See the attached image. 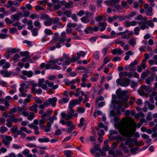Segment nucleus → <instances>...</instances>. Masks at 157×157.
<instances>
[{
  "label": "nucleus",
  "mask_w": 157,
  "mask_h": 157,
  "mask_svg": "<svg viewBox=\"0 0 157 157\" xmlns=\"http://www.w3.org/2000/svg\"><path fill=\"white\" fill-rule=\"evenodd\" d=\"M21 13L20 12L12 15V19L13 22L15 21H18L20 20V17H21Z\"/></svg>",
  "instance_id": "17"
},
{
  "label": "nucleus",
  "mask_w": 157,
  "mask_h": 157,
  "mask_svg": "<svg viewBox=\"0 0 157 157\" xmlns=\"http://www.w3.org/2000/svg\"><path fill=\"white\" fill-rule=\"evenodd\" d=\"M19 51L20 50L17 48H9L7 49V52L10 53H15Z\"/></svg>",
  "instance_id": "30"
},
{
  "label": "nucleus",
  "mask_w": 157,
  "mask_h": 157,
  "mask_svg": "<svg viewBox=\"0 0 157 157\" xmlns=\"http://www.w3.org/2000/svg\"><path fill=\"white\" fill-rule=\"evenodd\" d=\"M8 130V128L5 126H2L0 128V132L1 134H3L7 132Z\"/></svg>",
  "instance_id": "44"
},
{
  "label": "nucleus",
  "mask_w": 157,
  "mask_h": 157,
  "mask_svg": "<svg viewBox=\"0 0 157 157\" xmlns=\"http://www.w3.org/2000/svg\"><path fill=\"white\" fill-rule=\"evenodd\" d=\"M66 37H60L58 39V42L60 43H63L66 40Z\"/></svg>",
  "instance_id": "61"
},
{
  "label": "nucleus",
  "mask_w": 157,
  "mask_h": 157,
  "mask_svg": "<svg viewBox=\"0 0 157 157\" xmlns=\"http://www.w3.org/2000/svg\"><path fill=\"white\" fill-rule=\"evenodd\" d=\"M17 111L19 113L26 117L28 115V112L26 111L25 107H19L17 108Z\"/></svg>",
  "instance_id": "13"
},
{
  "label": "nucleus",
  "mask_w": 157,
  "mask_h": 157,
  "mask_svg": "<svg viewBox=\"0 0 157 157\" xmlns=\"http://www.w3.org/2000/svg\"><path fill=\"white\" fill-rule=\"evenodd\" d=\"M116 94L119 97L123 98L126 95V91H122L121 88H119L116 92Z\"/></svg>",
  "instance_id": "14"
},
{
  "label": "nucleus",
  "mask_w": 157,
  "mask_h": 157,
  "mask_svg": "<svg viewBox=\"0 0 157 157\" xmlns=\"http://www.w3.org/2000/svg\"><path fill=\"white\" fill-rule=\"evenodd\" d=\"M90 152L95 157H100L101 156H103L105 154V153L102 151L100 148V145L96 144H95L94 147L91 149Z\"/></svg>",
  "instance_id": "4"
},
{
  "label": "nucleus",
  "mask_w": 157,
  "mask_h": 157,
  "mask_svg": "<svg viewBox=\"0 0 157 157\" xmlns=\"http://www.w3.org/2000/svg\"><path fill=\"white\" fill-rule=\"evenodd\" d=\"M78 59H80L81 57H84L86 54L85 52L83 51H80L79 52H78L76 53Z\"/></svg>",
  "instance_id": "35"
},
{
  "label": "nucleus",
  "mask_w": 157,
  "mask_h": 157,
  "mask_svg": "<svg viewBox=\"0 0 157 157\" xmlns=\"http://www.w3.org/2000/svg\"><path fill=\"white\" fill-rule=\"evenodd\" d=\"M123 80L120 83L121 86L126 87L128 86L130 83V80L127 78H124Z\"/></svg>",
  "instance_id": "12"
},
{
  "label": "nucleus",
  "mask_w": 157,
  "mask_h": 157,
  "mask_svg": "<svg viewBox=\"0 0 157 157\" xmlns=\"http://www.w3.org/2000/svg\"><path fill=\"white\" fill-rule=\"evenodd\" d=\"M69 100V99L68 98H63L60 99L59 101V102L60 104H63L67 103Z\"/></svg>",
  "instance_id": "37"
},
{
  "label": "nucleus",
  "mask_w": 157,
  "mask_h": 157,
  "mask_svg": "<svg viewBox=\"0 0 157 157\" xmlns=\"http://www.w3.org/2000/svg\"><path fill=\"white\" fill-rule=\"evenodd\" d=\"M52 3L53 5V9L55 10L59 9L61 6L62 4H64L65 1L60 2L59 0H52Z\"/></svg>",
  "instance_id": "7"
},
{
  "label": "nucleus",
  "mask_w": 157,
  "mask_h": 157,
  "mask_svg": "<svg viewBox=\"0 0 157 157\" xmlns=\"http://www.w3.org/2000/svg\"><path fill=\"white\" fill-rule=\"evenodd\" d=\"M137 24V22L135 21H126L125 22V26L126 27H128L130 26H135Z\"/></svg>",
  "instance_id": "21"
},
{
  "label": "nucleus",
  "mask_w": 157,
  "mask_h": 157,
  "mask_svg": "<svg viewBox=\"0 0 157 157\" xmlns=\"http://www.w3.org/2000/svg\"><path fill=\"white\" fill-rule=\"evenodd\" d=\"M122 106H123V105L122 103H120L118 104L116 113L113 110H112L110 112V117H113V118L115 122H117L120 119V118L118 115L121 114L119 110Z\"/></svg>",
  "instance_id": "5"
},
{
  "label": "nucleus",
  "mask_w": 157,
  "mask_h": 157,
  "mask_svg": "<svg viewBox=\"0 0 157 157\" xmlns=\"http://www.w3.org/2000/svg\"><path fill=\"white\" fill-rule=\"evenodd\" d=\"M34 25L37 27L38 28L40 29L41 28V25L40 22L38 21H35L34 23Z\"/></svg>",
  "instance_id": "56"
},
{
  "label": "nucleus",
  "mask_w": 157,
  "mask_h": 157,
  "mask_svg": "<svg viewBox=\"0 0 157 157\" xmlns=\"http://www.w3.org/2000/svg\"><path fill=\"white\" fill-rule=\"evenodd\" d=\"M47 21L44 22V24L46 26H49L52 24V21L51 18L50 17L49 18V19L47 20Z\"/></svg>",
  "instance_id": "50"
},
{
  "label": "nucleus",
  "mask_w": 157,
  "mask_h": 157,
  "mask_svg": "<svg viewBox=\"0 0 157 157\" xmlns=\"http://www.w3.org/2000/svg\"><path fill=\"white\" fill-rule=\"evenodd\" d=\"M147 23L148 26H149L151 28H153L154 26V24L152 21L147 20Z\"/></svg>",
  "instance_id": "62"
},
{
  "label": "nucleus",
  "mask_w": 157,
  "mask_h": 157,
  "mask_svg": "<svg viewBox=\"0 0 157 157\" xmlns=\"http://www.w3.org/2000/svg\"><path fill=\"white\" fill-rule=\"evenodd\" d=\"M62 58L63 59L65 64L67 65H69L71 62H73L79 59H78L77 56L75 58L72 57L70 58L69 55L66 54L63 55Z\"/></svg>",
  "instance_id": "6"
},
{
  "label": "nucleus",
  "mask_w": 157,
  "mask_h": 157,
  "mask_svg": "<svg viewBox=\"0 0 157 157\" xmlns=\"http://www.w3.org/2000/svg\"><path fill=\"white\" fill-rule=\"evenodd\" d=\"M85 109L84 107H78L77 109V112L79 113H83L85 112Z\"/></svg>",
  "instance_id": "47"
},
{
  "label": "nucleus",
  "mask_w": 157,
  "mask_h": 157,
  "mask_svg": "<svg viewBox=\"0 0 157 157\" xmlns=\"http://www.w3.org/2000/svg\"><path fill=\"white\" fill-rule=\"evenodd\" d=\"M98 78L99 75L98 74H97L94 77H91L90 80L93 82H96Z\"/></svg>",
  "instance_id": "53"
},
{
  "label": "nucleus",
  "mask_w": 157,
  "mask_h": 157,
  "mask_svg": "<svg viewBox=\"0 0 157 157\" xmlns=\"http://www.w3.org/2000/svg\"><path fill=\"white\" fill-rule=\"evenodd\" d=\"M53 82H50L48 80L45 81L44 78H40L39 79L38 84L35 83H33L32 85L31 90L33 93H36L37 90L36 87L38 86L41 87L43 89L47 90L48 87L51 88L53 90H56L58 87V85L56 84L54 85Z\"/></svg>",
  "instance_id": "2"
},
{
  "label": "nucleus",
  "mask_w": 157,
  "mask_h": 157,
  "mask_svg": "<svg viewBox=\"0 0 157 157\" xmlns=\"http://www.w3.org/2000/svg\"><path fill=\"white\" fill-rule=\"evenodd\" d=\"M71 13L72 12L71 10L65 11L63 12V14L66 15L68 17H71Z\"/></svg>",
  "instance_id": "41"
},
{
  "label": "nucleus",
  "mask_w": 157,
  "mask_h": 157,
  "mask_svg": "<svg viewBox=\"0 0 157 157\" xmlns=\"http://www.w3.org/2000/svg\"><path fill=\"white\" fill-rule=\"evenodd\" d=\"M84 31L86 34H90L93 33L92 27H88L85 29Z\"/></svg>",
  "instance_id": "36"
},
{
  "label": "nucleus",
  "mask_w": 157,
  "mask_h": 157,
  "mask_svg": "<svg viewBox=\"0 0 157 157\" xmlns=\"http://www.w3.org/2000/svg\"><path fill=\"white\" fill-rule=\"evenodd\" d=\"M57 101V98L56 97H53L52 98H48L46 101V105H51L53 107H55L56 105V102Z\"/></svg>",
  "instance_id": "9"
},
{
  "label": "nucleus",
  "mask_w": 157,
  "mask_h": 157,
  "mask_svg": "<svg viewBox=\"0 0 157 157\" xmlns=\"http://www.w3.org/2000/svg\"><path fill=\"white\" fill-rule=\"evenodd\" d=\"M38 29L36 28H33V29H32V34L33 36H36L38 34Z\"/></svg>",
  "instance_id": "38"
},
{
  "label": "nucleus",
  "mask_w": 157,
  "mask_h": 157,
  "mask_svg": "<svg viewBox=\"0 0 157 157\" xmlns=\"http://www.w3.org/2000/svg\"><path fill=\"white\" fill-rule=\"evenodd\" d=\"M64 152L67 156H70L72 155V152L71 151L66 150L64 151Z\"/></svg>",
  "instance_id": "60"
},
{
  "label": "nucleus",
  "mask_w": 157,
  "mask_h": 157,
  "mask_svg": "<svg viewBox=\"0 0 157 157\" xmlns=\"http://www.w3.org/2000/svg\"><path fill=\"white\" fill-rule=\"evenodd\" d=\"M138 24L140 25L141 29L142 30H144L146 29L149 28V27L147 23V21L144 22H138Z\"/></svg>",
  "instance_id": "19"
},
{
  "label": "nucleus",
  "mask_w": 157,
  "mask_h": 157,
  "mask_svg": "<svg viewBox=\"0 0 157 157\" xmlns=\"http://www.w3.org/2000/svg\"><path fill=\"white\" fill-rule=\"evenodd\" d=\"M21 17H28L30 14V13L28 11H24L21 13Z\"/></svg>",
  "instance_id": "39"
},
{
  "label": "nucleus",
  "mask_w": 157,
  "mask_h": 157,
  "mask_svg": "<svg viewBox=\"0 0 157 157\" xmlns=\"http://www.w3.org/2000/svg\"><path fill=\"white\" fill-rule=\"evenodd\" d=\"M81 21L84 23H88L89 22L90 20L87 18L83 17L81 19Z\"/></svg>",
  "instance_id": "48"
},
{
  "label": "nucleus",
  "mask_w": 157,
  "mask_h": 157,
  "mask_svg": "<svg viewBox=\"0 0 157 157\" xmlns=\"http://www.w3.org/2000/svg\"><path fill=\"white\" fill-rule=\"evenodd\" d=\"M1 74L4 77H8L12 75H14L16 74V73L14 72H11L10 71L8 72L7 70H2L0 71Z\"/></svg>",
  "instance_id": "10"
},
{
  "label": "nucleus",
  "mask_w": 157,
  "mask_h": 157,
  "mask_svg": "<svg viewBox=\"0 0 157 157\" xmlns=\"http://www.w3.org/2000/svg\"><path fill=\"white\" fill-rule=\"evenodd\" d=\"M20 58V56L18 54H15L12 57V59L14 63L17 62L18 61L19 58Z\"/></svg>",
  "instance_id": "42"
},
{
  "label": "nucleus",
  "mask_w": 157,
  "mask_h": 157,
  "mask_svg": "<svg viewBox=\"0 0 157 157\" xmlns=\"http://www.w3.org/2000/svg\"><path fill=\"white\" fill-rule=\"evenodd\" d=\"M140 66L144 69H145L147 67L146 60H145V59H144L142 61Z\"/></svg>",
  "instance_id": "46"
},
{
  "label": "nucleus",
  "mask_w": 157,
  "mask_h": 157,
  "mask_svg": "<svg viewBox=\"0 0 157 157\" xmlns=\"http://www.w3.org/2000/svg\"><path fill=\"white\" fill-rule=\"evenodd\" d=\"M19 130L21 131L22 132H25L27 133H31L32 132L31 130H28L27 129V128L25 127H21Z\"/></svg>",
  "instance_id": "40"
},
{
  "label": "nucleus",
  "mask_w": 157,
  "mask_h": 157,
  "mask_svg": "<svg viewBox=\"0 0 157 157\" xmlns=\"http://www.w3.org/2000/svg\"><path fill=\"white\" fill-rule=\"evenodd\" d=\"M136 124L132 119L127 120L124 118L118 124L116 125V127L119 130L120 134L124 136L127 137L125 142L126 145L128 147H132L135 146H142L143 145L142 141L137 142L136 138H131L135 131Z\"/></svg>",
  "instance_id": "1"
},
{
  "label": "nucleus",
  "mask_w": 157,
  "mask_h": 157,
  "mask_svg": "<svg viewBox=\"0 0 157 157\" xmlns=\"http://www.w3.org/2000/svg\"><path fill=\"white\" fill-rule=\"evenodd\" d=\"M108 142L109 141L108 140H105L104 142L105 147L103 148V150L105 151L108 150V149L109 148V146L107 145Z\"/></svg>",
  "instance_id": "54"
},
{
  "label": "nucleus",
  "mask_w": 157,
  "mask_h": 157,
  "mask_svg": "<svg viewBox=\"0 0 157 157\" xmlns=\"http://www.w3.org/2000/svg\"><path fill=\"white\" fill-rule=\"evenodd\" d=\"M22 73L23 75L27 76L28 78L32 77L33 75V73L31 71H22Z\"/></svg>",
  "instance_id": "24"
},
{
  "label": "nucleus",
  "mask_w": 157,
  "mask_h": 157,
  "mask_svg": "<svg viewBox=\"0 0 157 157\" xmlns=\"http://www.w3.org/2000/svg\"><path fill=\"white\" fill-rule=\"evenodd\" d=\"M17 135H20V136L21 138H24L26 136L25 132L19 130L17 132Z\"/></svg>",
  "instance_id": "43"
},
{
  "label": "nucleus",
  "mask_w": 157,
  "mask_h": 157,
  "mask_svg": "<svg viewBox=\"0 0 157 157\" xmlns=\"http://www.w3.org/2000/svg\"><path fill=\"white\" fill-rule=\"evenodd\" d=\"M140 30V27H135L134 29V34L136 35H138Z\"/></svg>",
  "instance_id": "59"
},
{
  "label": "nucleus",
  "mask_w": 157,
  "mask_h": 157,
  "mask_svg": "<svg viewBox=\"0 0 157 157\" xmlns=\"http://www.w3.org/2000/svg\"><path fill=\"white\" fill-rule=\"evenodd\" d=\"M141 88L142 89L145 90L147 92H150L151 91V89L150 86L143 85L141 86Z\"/></svg>",
  "instance_id": "34"
},
{
  "label": "nucleus",
  "mask_w": 157,
  "mask_h": 157,
  "mask_svg": "<svg viewBox=\"0 0 157 157\" xmlns=\"http://www.w3.org/2000/svg\"><path fill=\"white\" fill-rule=\"evenodd\" d=\"M136 12L135 11H132L131 12L129 15L126 17V18L127 19H129L130 18L136 15Z\"/></svg>",
  "instance_id": "51"
},
{
  "label": "nucleus",
  "mask_w": 157,
  "mask_h": 157,
  "mask_svg": "<svg viewBox=\"0 0 157 157\" xmlns=\"http://www.w3.org/2000/svg\"><path fill=\"white\" fill-rule=\"evenodd\" d=\"M50 17L45 13L41 14L40 18L41 20H46L49 19Z\"/></svg>",
  "instance_id": "33"
},
{
  "label": "nucleus",
  "mask_w": 157,
  "mask_h": 157,
  "mask_svg": "<svg viewBox=\"0 0 157 157\" xmlns=\"http://www.w3.org/2000/svg\"><path fill=\"white\" fill-rule=\"evenodd\" d=\"M52 22L53 23L59 25H62V23L60 21L59 18L58 17H55L51 18Z\"/></svg>",
  "instance_id": "25"
},
{
  "label": "nucleus",
  "mask_w": 157,
  "mask_h": 157,
  "mask_svg": "<svg viewBox=\"0 0 157 157\" xmlns=\"http://www.w3.org/2000/svg\"><path fill=\"white\" fill-rule=\"evenodd\" d=\"M74 110L72 108L68 107L67 109V112L70 115H73L74 113Z\"/></svg>",
  "instance_id": "45"
},
{
  "label": "nucleus",
  "mask_w": 157,
  "mask_h": 157,
  "mask_svg": "<svg viewBox=\"0 0 157 157\" xmlns=\"http://www.w3.org/2000/svg\"><path fill=\"white\" fill-rule=\"evenodd\" d=\"M20 93L19 94L18 96L20 97H26L27 96V94L25 93L27 91L25 89V87H20L19 89Z\"/></svg>",
  "instance_id": "16"
},
{
  "label": "nucleus",
  "mask_w": 157,
  "mask_h": 157,
  "mask_svg": "<svg viewBox=\"0 0 157 157\" xmlns=\"http://www.w3.org/2000/svg\"><path fill=\"white\" fill-rule=\"evenodd\" d=\"M121 4L122 7L123 8H127L128 7V4L127 2L124 1H122Z\"/></svg>",
  "instance_id": "57"
},
{
  "label": "nucleus",
  "mask_w": 157,
  "mask_h": 157,
  "mask_svg": "<svg viewBox=\"0 0 157 157\" xmlns=\"http://www.w3.org/2000/svg\"><path fill=\"white\" fill-rule=\"evenodd\" d=\"M20 55L22 56L27 57L29 56V53L28 51H25L21 52L20 53Z\"/></svg>",
  "instance_id": "52"
},
{
  "label": "nucleus",
  "mask_w": 157,
  "mask_h": 157,
  "mask_svg": "<svg viewBox=\"0 0 157 157\" xmlns=\"http://www.w3.org/2000/svg\"><path fill=\"white\" fill-rule=\"evenodd\" d=\"M131 147V148L130 149V151L131 153L133 154H135L136 151H138V148L137 147Z\"/></svg>",
  "instance_id": "64"
},
{
  "label": "nucleus",
  "mask_w": 157,
  "mask_h": 157,
  "mask_svg": "<svg viewBox=\"0 0 157 157\" xmlns=\"http://www.w3.org/2000/svg\"><path fill=\"white\" fill-rule=\"evenodd\" d=\"M152 11V8L151 6H150L146 10L145 13L148 16H151L153 14Z\"/></svg>",
  "instance_id": "31"
},
{
  "label": "nucleus",
  "mask_w": 157,
  "mask_h": 157,
  "mask_svg": "<svg viewBox=\"0 0 157 157\" xmlns=\"http://www.w3.org/2000/svg\"><path fill=\"white\" fill-rule=\"evenodd\" d=\"M125 144V143H124L123 142H121L119 147L120 149L123 150L125 153H128L129 152L128 147Z\"/></svg>",
  "instance_id": "15"
},
{
  "label": "nucleus",
  "mask_w": 157,
  "mask_h": 157,
  "mask_svg": "<svg viewBox=\"0 0 157 157\" xmlns=\"http://www.w3.org/2000/svg\"><path fill=\"white\" fill-rule=\"evenodd\" d=\"M23 1V0H14L13 5L15 6H19L20 3Z\"/></svg>",
  "instance_id": "55"
},
{
  "label": "nucleus",
  "mask_w": 157,
  "mask_h": 157,
  "mask_svg": "<svg viewBox=\"0 0 157 157\" xmlns=\"http://www.w3.org/2000/svg\"><path fill=\"white\" fill-rule=\"evenodd\" d=\"M124 52V51L119 48L113 49L112 51V53L113 55H120Z\"/></svg>",
  "instance_id": "20"
},
{
  "label": "nucleus",
  "mask_w": 157,
  "mask_h": 157,
  "mask_svg": "<svg viewBox=\"0 0 157 157\" xmlns=\"http://www.w3.org/2000/svg\"><path fill=\"white\" fill-rule=\"evenodd\" d=\"M79 104L77 100H74L71 101L69 103L68 107L73 108L76 105Z\"/></svg>",
  "instance_id": "26"
},
{
  "label": "nucleus",
  "mask_w": 157,
  "mask_h": 157,
  "mask_svg": "<svg viewBox=\"0 0 157 157\" xmlns=\"http://www.w3.org/2000/svg\"><path fill=\"white\" fill-rule=\"evenodd\" d=\"M128 43L130 46H134L136 44V40L135 38H132L129 40Z\"/></svg>",
  "instance_id": "32"
},
{
  "label": "nucleus",
  "mask_w": 157,
  "mask_h": 157,
  "mask_svg": "<svg viewBox=\"0 0 157 157\" xmlns=\"http://www.w3.org/2000/svg\"><path fill=\"white\" fill-rule=\"evenodd\" d=\"M61 115L62 118L66 120H69L71 119L73 117H77L78 116V113H76L72 115H69V114H67L65 112H63L61 113Z\"/></svg>",
  "instance_id": "8"
},
{
  "label": "nucleus",
  "mask_w": 157,
  "mask_h": 157,
  "mask_svg": "<svg viewBox=\"0 0 157 157\" xmlns=\"http://www.w3.org/2000/svg\"><path fill=\"white\" fill-rule=\"evenodd\" d=\"M12 138L11 137L9 136H6L3 138L2 140V142L6 145H8L10 144V142L11 141Z\"/></svg>",
  "instance_id": "11"
},
{
  "label": "nucleus",
  "mask_w": 157,
  "mask_h": 157,
  "mask_svg": "<svg viewBox=\"0 0 157 157\" xmlns=\"http://www.w3.org/2000/svg\"><path fill=\"white\" fill-rule=\"evenodd\" d=\"M38 140L40 143H47L49 141V139L48 137L44 136L42 138H39Z\"/></svg>",
  "instance_id": "29"
},
{
  "label": "nucleus",
  "mask_w": 157,
  "mask_h": 157,
  "mask_svg": "<svg viewBox=\"0 0 157 157\" xmlns=\"http://www.w3.org/2000/svg\"><path fill=\"white\" fill-rule=\"evenodd\" d=\"M37 107V105L36 104H34L30 107L29 109L30 111L33 112L34 113H36L38 111Z\"/></svg>",
  "instance_id": "22"
},
{
  "label": "nucleus",
  "mask_w": 157,
  "mask_h": 157,
  "mask_svg": "<svg viewBox=\"0 0 157 157\" xmlns=\"http://www.w3.org/2000/svg\"><path fill=\"white\" fill-rule=\"evenodd\" d=\"M63 61V59L62 58L51 59L50 60L49 63L46 64V69L61 70V68L59 66L61 64V62Z\"/></svg>",
  "instance_id": "3"
},
{
  "label": "nucleus",
  "mask_w": 157,
  "mask_h": 157,
  "mask_svg": "<svg viewBox=\"0 0 157 157\" xmlns=\"http://www.w3.org/2000/svg\"><path fill=\"white\" fill-rule=\"evenodd\" d=\"M26 117H27V119L29 121H32L35 117V114L33 112H30L29 113L28 112V115Z\"/></svg>",
  "instance_id": "28"
},
{
  "label": "nucleus",
  "mask_w": 157,
  "mask_h": 157,
  "mask_svg": "<svg viewBox=\"0 0 157 157\" xmlns=\"http://www.w3.org/2000/svg\"><path fill=\"white\" fill-rule=\"evenodd\" d=\"M63 26L62 25H59L56 24V25L53 26L52 27V28L53 29L56 30L57 29L61 28H63Z\"/></svg>",
  "instance_id": "58"
},
{
  "label": "nucleus",
  "mask_w": 157,
  "mask_h": 157,
  "mask_svg": "<svg viewBox=\"0 0 157 157\" xmlns=\"http://www.w3.org/2000/svg\"><path fill=\"white\" fill-rule=\"evenodd\" d=\"M44 32L45 34L47 35H51L53 34L52 30L48 29H45Z\"/></svg>",
  "instance_id": "49"
},
{
  "label": "nucleus",
  "mask_w": 157,
  "mask_h": 157,
  "mask_svg": "<svg viewBox=\"0 0 157 157\" xmlns=\"http://www.w3.org/2000/svg\"><path fill=\"white\" fill-rule=\"evenodd\" d=\"M107 24L105 22H100L98 23V26L99 28H100L99 30L100 31L102 32L104 31L107 26Z\"/></svg>",
  "instance_id": "18"
},
{
  "label": "nucleus",
  "mask_w": 157,
  "mask_h": 157,
  "mask_svg": "<svg viewBox=\"0 0 157 157\" xmlns=\"http://www.w3.org/2000/svg\"><path fill=\"white\" fill-rule=\"evenodd\" d=\"M17 110L16 108H13L10 110L8 112V113L9 115H11L13 113L17 112Z\"/></svg>",
  "instance_id": "63"
},
{
  "label": "nucleus",
  "mask_w": 157,
  "mask_h": 157,
  "mask_svg": "<svg viewBox=\"0 0 157 157\" xmlns=\"http://www.w3.org/2000/svg\"><path fill=\"white\" fill-rule=\"evenodd\" d=\"M154 77L150 76L149 78L146 79L145 81L147 84L149 86H151L152 84L151 82H153L154 80Z\"/></svg>",
  "instance_id": "27"
},
{
  "label": "nucleus",
  "mask_w": 157,
  "mask_h": 157,
  "mask_svg": "<svg viewBox=\"0 0 157 157\" xmlns=\"http://www.w3.org/2000/svg\"><path fill=\"white\" fill-rule=\"evenodd\" d=\"M113 139L115 140L120 141L123 142L125 140V138L121 135H118L113 137Z\"/></svg>",
  "instance_id": "23"
}]
</instances>
